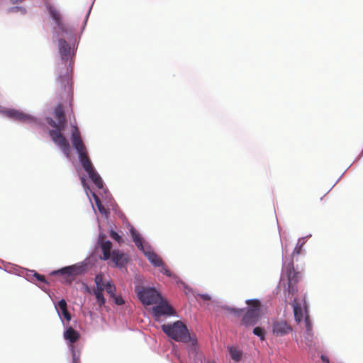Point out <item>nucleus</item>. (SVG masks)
Masks as SVG:
<instances>
[{
    "label": "nucleus",
    "mask_w": 363,
    "mask_h": 363,
    "mask_svg": "<svg viewBox=\"0 0 363 363\" xmlns=\"http://www.w3.org/2000/svg\"><path fill=\"white\" fill-rule=\"evenodd\" d=\"M24 0H10V2L13 4H19V3H21L22 1H23Z\"/></svg>",
    "instance_id": "4c0bfd02"
},
{
    "label": "nucleus",
    "mask_w": 363,
    "mask_h": 363,
    "mask_svg": "<svg viewBox=\"0 0 363 363\" xmlns=\"http://www.w3.org/2000/svg\"><path fill=\"white\" fill-rule=\"evenodd\" d=\"M55 308L57 311L58 313L60 314L59 311H61L62 315L65 318V319L67 321H70L71 320V315L69 312L67 310V304L65 299L60 300L57 305H55Z\"/></svg>",
    "instance_id": "4468645a"
},
{
    "label": "nucleus",
    "mask_w": 363,
    "mask_h": 363,
    "mask_svg": "<svg viewBox=\"0 0 363 363\" xmlns=\"http://www.w3.org/2000/svg\"><path fill=\"white\" fill-rule=\"evenodd\" d=\"M86 291L89 293H90V294L93 293L95 295L99 307H101L105 304L106 301L104 297L103 291H95V290L91 291L88 286H86Z\"/></svg>",
    "instance_id": "b1692460"
},
{
    "label": "nucleus",
    "mask_w": 363,
    "mask_h": 363,
    "mask_svg": "<svg viewBox=\"0 0 363 363\" xmlns=\"http://www.w3.org/2000/svg\"><path fill=\"white\" fill-rule=\"evenodd\" d=\"M79 333L76 331L72 327H69L64 332V337L65 340L69 341L71 343L76 342L79 339Z\"/></svg>",
    "instance_id": "a211bd4d"
},
{
    "label": "nucleus",
    "mask_w": 363,
    "mask_h": 363,
    "mask_svg": "<svg viewBox=\"0 0 363 363\" xmlns=\"http://www.w3.org/2000/svg\"><path fill=\"white\" fill-rule=\"evenodd\" d=\"M71 140L73 147L76 149L78 155L79 160L81 163L89 160V158L87 155L86 147L82 140L81 134L77 126H72Z\"/></svg>",
    "instance_id": "39448f33"
},
{
    "label": "nucleus",
    "mask_w": 363,
    "mask_h": 363,
    "mask_svg": "<svg viewBox=\"0 0 363 363\" xmlns=\"http://www.w3.org/2000/svg\"><path fill=\"white\" fill-rule=\"evenodd\" d=\"M130 233L133 241L134 242V243L135 244L139 250L144 251L145 249H144L143 244V238H141L140 235L137 232V230L134 228L133 226H131L130 228Z\"/></svg>",
    "instance_id": "6ab92c4d"
},
{
    "label": "nucleus",
    "mask_w": 363,
    "mask_h": 363,
    "mask_svg": "<svg viewBox=\"0 0 363 363\" xmlns=\"http://www.w3.org/2000/svg\"><path fill=\"white\" fill-rule=\"evenodd\" d=\"M294 313L296 321L299 323L303 318V312L301 303L297 298H294L293 303Z\"/></svg>",
    "instance_id": "aec40b11"
},
{
    "label": "nucleus",
    "mask_w": 363,
    "mask_h": 363,
    "mask_svg": "<svg viewBox=\"0 0 363 363\" xmlns=\"http://www.w3.org/2000/svg\"><path fill=\"white\" fill-rule=\"evenodd\" d=\"M157 303L159 304L152 308V313L155 318H159L162 315H172L174 314L173 308L166 301L163 300L162 297Z\"/></svg>",
    "instance_id": "6e6552de"
},
{
    "label": "nucleus",
    "mask_w": 363,
    "mask_h": 363,
    "mask_svg": "<svg viewBox=\"0 0 363 363\" xmlns=\"http://www.w3.org/2000/svg\"><path fill=\"white\" fill-rule=\"evenodd\" d=\"M321 359L325 363H330L328 358L325 355H321Z\"/></svg>",
    "instance_id": "e433bc0d"
},
{
    "label": "nucleus",
    "mask_w": 363,
    "mask_h": 363,
    "mask_svg": "<svg viewBox=\"0 0 363 363\" xmlns=\"http://www.w3.org/2000/svg\"><path fill=\"white\" fill-rule=\"evenodd\" d=\"M161 328L169 337L177 342L184 343L191 342L193 345L197 343V340L191 337L186 325L180 320H177L173 323L163 324Z\"/></svg>",
    "instance_id": "f03ea898"
},
{
    "label": "nucleus",
    "mask_w": 363,
    "mask_h": 363,
    "mask_svg": "<svg viewBox=\"0 0 363 363\" xmlns=\"http://www.w3.org/2000/svg\"><path fill=\"white\" fill-rule=\"evenodd\" d=\"M100 246L103 252V259L107 260L110 259L111 256V250L112 248L111 242L109 240H101Z\"/></svg>",
    "instance_id": "f3484780"
},
{
    "label": "nucleus",
    "mask_w": 363,
    "mask_h": 363,
    "mask_svg": "<svg viewBox=\"0 0 363 363\" xmlns=\"http://www.w3.org/2000/svg\"><path fill=\"white\" fill-rule=\"evenodd\" d=\"M96 204L98 206V208H99V211L101 213H105L106 210H105L104 207L101 206V202H100L99 199L97 197L96 199Z\"/></svg>",
    "instance_id": "72a5a7b5"
},
{
    "label": "nucleus",
    "mask_w": 363,
    "mask_h": 363,
    "mask_svg": "<svg viewBox=\"0 0 363 363\" xmlns=\"http://www.w3.org/2000/svg\"><path fill=\"white\" fill-rule=\"evenodd\" d=\"M304 245L303 238L299 239L298 240V242L296 244V246L295 247L294 251H293V255H299L301 252L302 247Z\"/></svg>",
    "instance_id": "a878e982"
},
{
    "label": "nucleus",
    "mask_w": 363,
    "mask_h": 363,
    "mask_svg": "<svg viewBox=\"0 0 363 363\" xmlns=\"http://www.w3.org/2000/svg\"><path fill=\"white\" fill-rule=\"evenodd\" d=\"M284 272L288 279V293L294 295L298 291L296 284L299 281L301 277V272L295 270L292 261L286 265Z\"/></svg>",
    "instance_id": "423d86ee"
},
{
    "label": "nucleus",
    "mask_w": 363,
    "mask_h": 363,
    "mask_svg": "<svg viewBox=\"0 0 363 363\" xmlns=\"http://www.w3.org/2000/svg\"><path fill=\"white\" fill-rule=\"evenodd\" d=\"M33 277L38 280V281H40V282H43L44 284H48L47 281L45 280V278L43 275H41L37 272H35L33 274Z\"/></svg>",
    "instance_id": "2f4dec72"
},
{
    "label": "nucleus",
    "mask_w": 363,
    "mask_h": 363,
    "mask_svg": "<svg viewBox=\"0 0 363 363\" xmlns=\"http://www.w3.org/2000/svg\"><path fill=\"white\" fill-rule=\"evenodd\" d=\"M112 298L114 299L115 303L117 305H123L124 303V301L123 298L121 296H116L115 294L114 296H112Z\"/></svg>",
    "instance_id": "473e14b6"
},
{
    "label": "nucleus",
    "mask_w": 363,
    "mask_h": 363,
    "mask_svg": "<svg viewBox=\"0 0 363 363\" xmlns=\"http://www.w3.org/2000/svg\"><path fill=\"white\" fill-rule=\"evenodd\" d=\"M253 333L257 336H259L261 340L264 339V330L259 327H256L253 330Z\"/></svg>",
    "instance_id": "c85d7f7f"
},
{
    "label": "nucleus",
    "mask_w": 363,
    "mask_h": 363,
    "mask_svg": "<svg viewBox=\"0 0 363 363\" xmlns=\"http://www.w3.org/2000/svg\"><path fill=\"white\" fill-rule=\"evenodd\" d=\"M245 303L248 308L242 318L241 323L246 327L255 325L261 318V302L258 299H247Z\"/></svg>",
    "instance_id": "7ed1b4c3"
},
{
    "label": "nucleus",
    "mask_w": 363,
    "mask_h": 363,
    "mask_svg": "<svg viewBox=\"0 0 363 363\" xmlns=\"http://www.w3.org/2000/svg\"><path fill=\"white\" fill-rule=\"evenodd\" d=\"M48 9L49 13L51 15L52 18H53V20L57 23V25L59 27H61L62 24V19H61V16L58 13V11L54 7H52L51 6H48Z\"/></svg>",
    "instance_id": "4be33fe9"
},
{
    "label": "nucleus",
    "mask_w": 363,
    "mask_h": 363,
    "mask_svg": "<svg viewBox=\"0 0 363 363\" xmlns=\"http://www.w3.org/2000/svg\"><path fill=\"white\" fill-rule=\"evenodd\" d=\"M225 310L230 312V313L234 314L236 316H240L242 313L243 312L244 309L242 308H231L229 306L223 307Z\"/></svg>",
    "instance_id": "cd10ccee"
},
{
    "label": "nucleus",
    "mask_w": 363,
    "mask_h": 363,
    "mask_svg": "<svg viewBox=\"0 0 363 363\" xmlns=\"http://www.w3.org/2000/svg\"><path fill=\"white\" fill-rule=\"evenodd\" d=\"M81 164L95 186L99 189L103 188V181L99 174L95 171L90 160H86Z\"/></svg>",
    "instance_id": "0eeeda50"
},
{
    "label": "nucleus",
    "mask_w": 363,
    "mask_h": 363,
    "mask_svg": "<svg viewBox=\"0 0 363 363\" xmlns=\"http://www.w3.org/2000/svg\"><path fill=\"white\" fill-rule=\"evenodd\" d=\"M199 296L204 301H209L211 299V296L208 294H200Z\"/></svg>",
    "instance_id": "c9c22d12"
},
{
    "label": "nucleus",
    "mask_w": 363,
    "mask_h": 363,
    "mask_svg": "<svg viewBox=\"0 0 363 363\" xmlns=\"http://www.w3.org/2000/svg\"><path fill=\"white\" fill-rule=\"evenodd\" d=\"M58 46L62 60L68 61L70 57V46L64 39L59 40Z\"/></svg>",
    "instance_id": "ddd939ff"
},
{
    "label": "nucleus",
    "mask_w": 363,
    "mask_h": 363,
    "mask_svg": "<svg viewBox=\"0 0 363 363\" xmlns=\"http://www.w3.org/2000/svg\"><path fill=\"white\" fill-rule=\"evenodd\" d=\"M71 350L72 353V363H80L79 354H77L74 346H72Z\"/></svg>",
    "instance_id": "7c9ffc66"
},
{
    "label": "nucleus",
    "mask_w": 363,
    "mask_h": 363,
    "mask_svg": "<svg viewBox=\"0 0 363 363\" xmlns=\"http://www.w3.org/2000/svg\"><path fill=\"white\" fill-rule=\"evenodd\" d=\"M94 281H95L96 287V289H94L93 290L104 291L106 289V283L104 282L103 275L101 274H96L95 277Z\"/></svg>",
    "instance_id": "5701e85b"
},
{
    "label": "nucleus",
    "mask_w": 363,
    "mask_h": 363,
    "mask_svg": "<svg viewBox=\"0 0 363 363\" xmlns=\"http://www.w3.org/2000/svg\"><path fill=\"white\" fill-rule=\"evenodd\" d=\"M145 255L147 257L148 260L155 266V267H160L163 265V262L160 257H159L156 253L150 250H145L143 251Z\"/></svg>",
    "instance_id": "dca6fc26"
},
{
    "label": "nucleus",
    "mask_w": 363,
    "mask_h": 363,
    "mask_svg": "<svg viewBox=\"0 0 363 363\" xmlns=\"http://www.w3.org/2000/svg\"><path fill=\"white\" fill-rule=\"evenodd\" d=\"M135 292L143 305H152L157 303L161 299V295L153 288L137 286Z\"/></svg>",
    "instance_id": "20e7f679"
},
{
    "label": "nucleus",
    "mask_w": 363,
    "mask_h": 363,
    "mask_svg": "<svg viewBox=\"0 0 363 363\" xmlns=\"http://www.w3.org/2000/svg\"><path fill=\"white\" fill-rule=\"evenodd\" d=\"M6 116L18 121L31 123L33 118L27 114L15 109H9L6 111Z\"/></svg>",
    "instance_id": "9b49d317"
},
{
    "label": "nucleus",
    "mask_w": 363,
    "mask_h": 363,
    "mask_svg": "<svg viewBox=\"0 0 363 363\" xmlns=\"http://www.w3.org/2000/svg\"><path fill=\"white\" fill-rule=\"evenodd\" d=\"M291 330V326L284 320L274 323V335L281 336L289 333Z\"/></svg>",
    "instance_id": "f8f14e48"
},
{
    "label": "nucleus",
    "mask_w": 363,
    "mask_h": 363,
    "mask_svg": "<svg viewBox=\"0 0 363 363\" xmlns=\"http://www.w3.org/2000/svg\"><path fill=\"white\" fill-rule=\"evenodd\" d=\"M70 82H71V77H70V74L68 71V69H67L65 74H60L57 77V83L59 84V86L61 89H64L65 90H66L67 88H69Z\"/></svg>",
    "instance_id": "2eb2a0df"
},
{
    "label": "nucleus",
    "mask_w": 363,
    "mask_h": 363,
    "mask_svg": "<svg viewBox=\"0 0 363 363\" xmlns=\"http://www.w3.org/2000/svg\"><path fill=\"white\" fill-rule=\"evenodd\" d=\"M304 323L306 329V339L309 340L313 336V327L308 314H306L305 315Z\"/></svg>",
    "instance_id": "393cba45"
},
{
    "label": "nucleus",
    "mask_w": 363,
    "mask_h": 363,
    "mask_svg": "<svg viewBox=\"0 0 363 363\" xmlns=\"http://www.w3.org/2000/svg\"><path fill=\"white\" fill-rule=\"evenodd\" d=\"M106 291L110 295L111 297L114 296L116 294V286L110 281L106 283Z\"/></svg>",
    "instance_id": "bb28decb"
},
{
    "label": "nucleus",
    "mask_w": 363,
    "mask_h": 363,
    "mask_svg": "<svg viewBox=\"0 0 363 363\" xmlns=\"http://www.w3.org/2000/svg\"><path fill=\"white\" fill-rule=\"evenodd\" d=\"M54 117L57 121L51 118H47L48 123L56 130H51L49 132L52 141L61 149L62 152L69 157L70 153L69 144L66 138L62 133L65 130L67 119L64 113L62 105H58L54 111Z\"/></svg>",
    "instance_id": "f257e3e1"
},
{
    "label": "nucleus",
    "mask_w": 363,
    "mask_h": 363,
    "mask_svg": "<svg viewBox=\"0 0 363 363\" xmlns=\"http://www.w3.org/2000/svg\"><path fill=\"white\" fill-rule=\"evenodd\" d=\"M230 357L235 362H239L242 356V352L236 347H228Z\"/></svg>",
    "instance_id": "412c9836"
},
{
    "label": "nucleus",
    "mask_w": 363,
    "mask_h": 363,
    "mask_svg": "<svg viewBox=\"0 0 363 363\" xmlns=\"http://www.w3.org/2000/svg\"><path fill=\"white\" fill-rule=\"evenodd\" d=\"M84 271V267L82 266L77 265H72L69 267H65L60 270L55 271L52 272L53 274H67L68 276H76L81 274Z\"/></svg>",
    "instance_id": "9d476101"
},
{
    "label": "nucleus",
    "mask_w": 363,
    "mask_h": 363,
    "mask_svg": "<svg viewBox=\"0 0 363 363\" xmlns=\"http://www.w3.org/2000/svg\"><path fill=\"white\" fill-rule=\"evenodd\" d=\"M110 236H111V238L112 239L115 240L118 243H121V242H123L122 238L121 237V235H119L118 233H117L114 230H111L110 232Z\"/></svg>",
    "instance_id": "c756f323"
},
{
    "label": "nucleus",
    "mask_w": 363,
    "mask_h": 363,
    "mask_svg": "<svg viewBox=\"0 0 363 363\" xmlns=\"http://www.w3.org/2000/svg\"><path fill=\"white\" fill-rule=\"evenodd\" d=\"M162 272L167 275V277H171L172 275L170 271L164 267H162Z\"/></svg>",
    "instance_id": "f704fd0d"
},
{
    "label": "nucleus",
    "mask_w": 363,
    "mask_h": 363,
    "mask_svg": "<svg viewBox=\"0 0 363 363\" xmlns=\"http://www.w3.org/2000/svg\"><path fill=\"white\" fill-rule=\"evenodd\" d=\"M195 346H196V345H193L191 344V348H192V349H193V347H194V350H196V347H194Z\"/></svg>",
    "instance_id": "ea45409f"
},
{
    "label": "nucleus",
    "mask_w": 363,
    "mask_h": 363,
    "mask_svg": "<svg viewBox=\"0 0 363 363\" xmlns=\"http://www.w3.org/2000/svg\"><path fill=\"white\" fill-rule=\"evenodd\" d=\"M115 266L119 268L125 267L130 260L129 256L119 250H114L110 257Z\"/></svg>",
    "instance_id": "1a4fd4ad"
},
{
    "label": "nucleus",
    "mask_w": 363,
    "mask_h": 363,
    "mask_svg": "<svg viewBox=\"0 0 363 363\" xmlns=\"http://www.w3.org/2000/svg\"><path fill=\"white\" fill-rule=\"evenodd\" d=\"M207 363H216V362L213 360H211V361H208Z\"/></svg>",
    "instance_id": "58836bf2"
}]
</instances>
